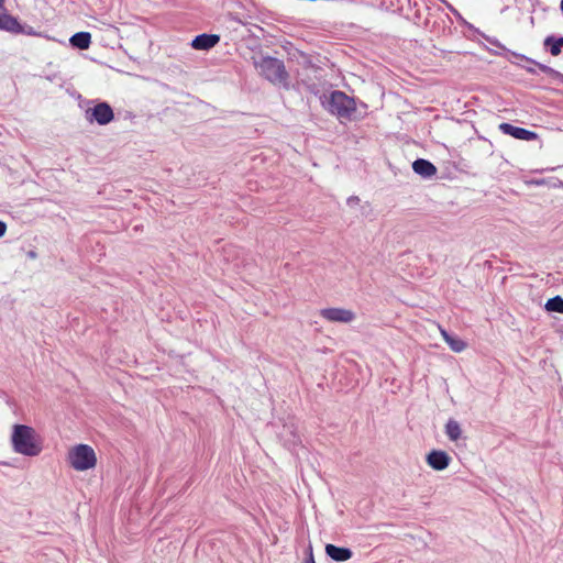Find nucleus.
<instances>
[{
    "instance_id": "obj_8",
    "label": "nucleus",
    "mask_w": 563,
    "mask_h": 563,
    "mask_svg": "<svg viewBox=\"0 0 563 563\" xmlns=\"http://www.w3.org/2000/svg\"><path fill=\"white\" fill-rule=\"evenodd\" d=\"M451 457L444 451L433 450L427 455L428 465L435 471H443L450 464Z\"/></svg>"
},
{
    "instance_id": "obj_14",
    "label": "nucleus",
    "mask_w": 563,
    "mask_h": 563,
    "mask_svg": "<svg viewBox=\"0 0 563 563\" xmlns=\"http://www.w3.org/2000/svg\"><path fill=\"white\" fill-rule=\"evenodd\" d=\"M70 45L78 49H87L91 43L89 32H77L69 38Z\"/></svg>"
},
{
    "instance_id": "obj_18",
    "label": "nucleus",
    "mask_w": 563,
    "mask_h": 563,
    "mask_svg": "<svg viewBox=\"0 0 563 563\" xmlns=\"http://www.w3.org/2000/svg\"><path fill=\"white\" fill-rule=\"evenodd\" d=\"M528 60H529L530 63L534 64V65H536V66H537L541 71H543V73H548V71H550V70H551V68H550V67H548V66H545V65H543V64L537 63V62L531 60V59H528Z\"/></svg>"
},
{
    "instance_id": "obj_13",
    "label": "nucleus",
    "mask_w": 563,
    "mask_h": 563,
    "mask_svg": "<svg viewBox=\"0 0 563 563\" xmlns=\"http://www.w3.org/2000/svg\"><path fill=\"white\" fill-rule=\"evenodd\" d=\"M440 333L443 340L448 343V345L453 352L460 353L466 349V343L463 340L449 334L448 331L441 327Z\"/></svg>"
},
{
    "instance_id": "obj_4",
    "label": "nucleus",
    "mask_w": 563,
    "mask_h": 563,
    "mask_svg": "<svg viewBox=\"0 0 563 563\" xmlns=\"http://www.w3.org/2000/svg\"><path fill=\"white\" fill-rule=\"evenodd\" d=\"M258 73L274 85L282 84V62L275 57L264 56L255 62Z\"/></svg>"
},
{
    "instance_id": "obj_10",
    "label": "nucleus",
    "mask_w": 563,
    "mask_h": 563,
    "mask_svg": "<svg viewBox=\"0 0 563 563\" xmlns=\"http://www.w3.org/2000/svg\"><path fill=\"white\" fill-rule=\"evenodd\" d=\"M325 553L336 562H344L352 558L353 553L347 548H340L334 544L325 545Z\"/></svg>"
},
{
    "instance_id": "obj_20",
    "label": "nucleus",
    "mask_w": 563,
    "mask_h": 563,
    "mask_svg": "<svg viewBox=\"0 0 563 563\" xmlns=\"http://www.w3.org/2000/svg\"><path fill=\"white\" fill-rule=\"evenodd\" d=\"M305 563H314L312 555H310V558Z\"/></svg>"
},
{
    "instance_id": "obj_19",
    "label": "nucleus",
    "mask_w": 563,
    "mask_h": 563,
    "mask_svg": "<svg viewBox=\"0 0 563 563\" xmlns=\"http://www.w3.org/2000/svg\"><path fill=\"white\" fill-rule=\"evenodd\" d=\"M7 225L4 222L0 221V238L5 233Z\"/></svg>"
},
{
    "instance_id": "obj_21",
    "label": "nucleus",
    "mask_w": 563,
    "mask_h": 563,
    "mask_svg": "<svg viewBox=\"0 0 563 563\" xmlns=\"http://www.w3.org/2000/svg\"><path fill=\"white\" fill-rule=\"evenodd\" d=\"M29 256H30V257H32V258H34L36 255H35V253H34L33 251H31V252L29 253Z\"/></svg>"
},
{
    "instance_id": "obj_15",
    "label": "nucleus",
    "mask_w": 563,
    "mask_h": 563,
    "mask_svg": "<svg viewBox=\"0 0 563 563\" xmlns=\"http://www.w3.org/2000/svg\"><path fill=\"white\" fill-rule=\"evenodd\" d=\"M445 433L451 441H457L462 434L460 423L456 420L450 419L445 424Z\"/></svg>"
},
{
    "instance_id": "obj_23",
    "label": "nucleus",
    "mask_w": 563,
    "mask_h": 563,
    "mask_svg": "<svg viewBox=\"0 0 563 563\" xmlns=\"http://www.w3.org/2000/svg\"><path fill=\"white\" fill-rule=\"evenodd\" d=\"M560 7H561V10L563 11V0H561Z\"/></svg>"
},
{
    "instance_id": "obj_17",
    "label": "nucleus",
    "mask_w": 563,
    "mask_h": 563,
    "mask_svg": "<svg viewBox=\"0 0 563 563\" xmlns=\"http://www.w3.org/2000/svg\"><path fill=\"white\" fill-rule=\"evenodd\" d=\"M545 309L548 311L563 313V298L560 296L550 298L545 303Z\"/></svg>"
},
{
    "instance_id": "obj_11",
    "label": "nucleus",
    "mask_w": 563,
    "mask_h": 563,
    "mask_svg": "<svg viewBox=\"0 0 563 563\" xmlns=\"http://www.w3.org/2000/svg\"><path fill=\"white\" fill-rule=\"evenodd\" d=\"M0 30L8 31L11 33L20 34L23 33V27L16 18L10 14H0Z\"/></svg>"
},
{
    "instance_id": "obj_3",
    "label": "nucleus",
    "mask_w": 563,
    "mask_h": 563,
    "mask_svg": "<svg viewBox=\"0 0 563 563\" xmlns=\"http://www.w3.org/2000/svg\"><path fill=\"white\" fill-rule=\"evenodd\" d=\"M68 462L74 470L82 472L96 466L97 456L90 445L77 444L69 450Z\"/></svg>"
},
{
    "instance_id": "obj_7",
    "label": "nucleus",
    "mask_w": 563,
    "mask_h": 563,
    "mask_svg": "<svg viewBox=\"0 0 563 563\" xmlns=\"http://www.w3.org/2000/svg\"><path fill=\"white\" fill-rule=\"evenodd\" d=\"M499 130L504 134L510 135L517 140L534 141L538 139V134L536 132L529 131L523 128L515 126V125H512L510 123H506V122L499 124Z\"/></svg>"
},
{
    "instance_id": "obj_22",
    "label": "nucleus",
    "mask_w": 563,
    "mask_h": 563,
    "mask_svg": "<svg viewBox=\"0 0 563 563\" xmlns=\"http://www.w3.org/2000/svg\"><path fill=\"white\" fill-rule=\"evenodd\" d=\"M3 1L4 0H0V8H3Z\"/></svg>"
},
{
    "instance_id": "obj_5",
    "label": "nucleus",
    "mask_w": 563,
    "mask_h": 563,
    "mask_svg": "<svg viewBox=\"0 0 563 563\" xmlns=\"http://www.w3.org/2000/svg\"><path fill=\"white\" fill-rule=\"evenodd\" d=\"M85 118L89 123L106 125L114 119V113L108 102H98L95 107L85 111Z\"/></svg>"
},
{
    "instance_id": "obj_2",
    "label": "nucleus",
    "mask_w": 563,
    "mask_h": 563,
    "mask_svg": "<svg viewBox=\"0 0 563 563\" xmlns=\"http://www.w3.org/2000/svg\"><path fill=\"white\" fill-rule=\"evenodd\" d=\"M329 111L336 115L340 120H351L356 111V103L353 98L346 93L335 90L328 98Z\"/></svg>"
},
{
    "instance_id": "obj_16",
    "label": "nucleus",
    "mask_w": 563,
    "mask_h": 563,
    "mask_svg": "<svg viewBox=\"0 0 563 563\" xmlns=\"http://www.w3.org/2000/svg\"><path fill=\"white\" fill-rule=\"evenodd\" d=\"M544 45L550 46V53L553 56H558L561 54V49L563 47V36L559 37V38H555L553 36H548L544 40Z\"/></svg>"
},
{
    "instance_id": "obj_9",
    "label": "nucleus",
    "mask_w": 563,
    "mask_h": 563,
    "mask_svg": "<svg viewBox=\"0 0 563 563\" xmlns=\"http://www.w3.org/2000/svg\"><path fill=\"white\" fill-rule=\"evenodd\" d=\"M220 41L219 35L216 34H200L191 41V46L198 51H208L216 46Z\"/></svg>"
},
{
    "instance_id": "obj_1",
    "label": "nucleus",
    "mask_w": 563,
    "mask_h": 563,
    "mask_svg": "<svg viewBox=\"0 0 563 563\" xmlns=\"http://www.w3.org/2000/svg\"><path fill=\"white\" fill-rule=\"evenodd\" d=\"M11 443L14 452L24 456H37L42 451L35 430L25 424L13 426Z\"/></svg>"
},
{
    "instance_id": "obj_12",
    "label": "nucleus",
    "mask_w": 563,
    "mask_h": 563,
    "mask_svg": "<svg viewBox=\"0 0 563 563\" xmlns=\"http://www.w3.org/2000/svg\"><path fill=\"white\" fill-rule=\"evenodd\" d=\"M412 168L417 174L422 175L424 177H431L437 173L435 166L429 161L422 158L415 161L412 164Z\"/></svg>"
},
{
    "instance_id": "obj_6",
    "label": "nucleus",
    "mask_w": 563,
    "mask_h": 563,
    "mask_svg": "<svg viewBox=\"0 0 563 563\" xmlns=\"http://www.w3.org/2000/svg\"><path fill=\"white\" fill-rule=\"evenodd\" d=\"M319 313L329 322L350 323L355 319V313L344 308H324Z\"/></svg>"
}]
</instances>
